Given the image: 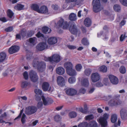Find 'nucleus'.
<instances>
[{"label": "nucleus", "instance_id": "obj_1", "mask_svg": "<svg viewBox=\"0 0 127 127\" xmlns=\"http://www.w3.org/2000/svg\"><path fill=\"white\" fill-rule=\"evenodd\" d=\"M55 26L57 28H59L63 27V28L64 29H68L69 26V29L70 32L74 34H76L78 30L76 26L72 22L64 21V19L62 18H60V19L57 23H55Z\"/></svg>", "mask_w": 127, "mask_h": 127}, {"label": "nucleus", "instance_id": "obj_2", "mask_svg": "<svg viewBox=\"0 0 127 127\" xmlns=\"http://www.w3.org/2000/svg\"><path fill=\"white\" fill-rule=\"evenodd\" d=\"M64 66L68 75L71 76H75L76 75V72L75 70L73 69V65L70 62L65 63Z\"/></svg>", "mask_w": 127, "mask_h": 127}, {"label": "nucleus", "instance_id": "obj_3", "mask_svg": "<svg viewBox=\"0 0 127 127\" xmlns=\"http://www.w3.org/2000/svg\"><path fill=\"white\" fill-rule=\"evenodd\" d=\"M32 64L34 67H37L38 70L41 72L44 71L46 68V64L44 62H39L36 59L33 60Z\"/></svg>", "mask_w": 127, "mask_h": 127}, {"label": "nucleus", "instance_id": "obj_4", "mask_svg": "<svg viewBox=\"0 0 127 127\" xmlns=\"http://www.w3.org/2000/svg\"><path fill=\"white\" fill-rule=\"evenodd\" d=\"M44 60L46 62H49L50 63L55 62L58 63L61 60L60 56L58 54H54L52 56L49 57H45Z\"/></svg>", "mask_w": 127, "mask_h": 127}, {"label": "nucleus", "instance_id": "obj_5", "mask_svg": "<svg viewBox=\"0 0 127 127\" xmlns=\"http://www.w3.org/2000/svg\"><path fill=\"white\" fill-rule=\"evenodd\" d=\"M92 4L93 10L95 13L99 12L103 8L101 4L100 0H93Z\"/></svg>", "mask_w": 127, "mask_h": 127}, {"label": "nucleus", "instance_id": "obj_6", "mask_svg": "<svg viewBox=\"0 0 127 127\" xmlns=\"http://www.w3.org/2000/svg\"><path fill=\"white\" fill-rule=\"evenodd\" d=\"M37 110L36 107L33 105L29 106L26 108L25 113L27 115H31L35 113Z\"/></svg>", "mask_w": 127, "mask_h": 127}, {"label": "nucleus", "instance_id": "obj_7", "mask_svg": "<svg viewBox=\"0 0 127 127\" xmlns=\"http://www.w3.org/2000/svg\"><path fill=\"white\" fill-rule=\"evenodd\" d=\"M108 116L107 114H105L103 117H100L99 119V122L102 127H105L107 125V120L108 118Z\"/></svg>", "mask_w": 127, "mask_h": 127}, {"label": "nucleus", "instance_id": "obj_8", "mask_svg": "<svg viewBox=\"0 0 127 127\" xmlns=\"http://www.w3.org/2000/svg\"><path fill=\"white\" fill-rule=\"evenodd\" d=\"M30 78L32 81L35 82L38 80V76L36 73L33 70L31 71L29 73Z\"/></svg>", "mask_w": 127, "mask_h": 127}, {"label": "nucleus", "instance_id": "obj_9", "mask_svg": "<svg viewBox=\"0 0 127 127\" xmlns=\"http://www.w3.org/2000/svg\"><path fill=\"white\" fill-rule=\"evenodd\" d=\"M42 98L43 104L45 105H50L53 102V100L51 98L47 97L45 98L44 96H42Z\"/></svg>", "mask_w": 127, "mask_h": 127}, {"label": "nucleus", "instance_id": "obj_10", "mask_svg": "<svg viewBox=\"0 0 127 127\" xmlns=\"http://www.w3.org/2000/svg\"><path fill=\"white\" fill-rule=\"evenodd\" d=\"M47 47L46 43L42 42L39 43L37 45L36 48L39 51H42L44 50Z\"/></svg>", "mask_w": 127, "mask_h": 127}, {"label": "nucleus", "instance_id": "obj_11", "mask_svg": "<svg viewBox=\"0 0 127 127\" xmlns=\"http://www.w3.org/2000/svg\"><path fill=\"white\" fill-rule=\"evenodd\" d=\"M100 75L97 72L92 73L91 76V80L93 82L98 81L100 79Z\"/></svg>", "mask_w": 127, "mask_h": 127}, {"label": "nucleus", "instance_id": "obj_12", "mask_svg": "<svg viewBox=\"0 0 127 127\" xmlns=\"http://www.w3.org/2000/svg\"><path fill=\"white\" fill-rule=\"evenodd\" d=\"M20 47L17 45L12 46L9 49L8 52L10 54H12L17 52L19 50Z\"/></svg>", "mask_w": 127, "mask_h": 127}, {"label": "nucleus", "instance_id": "obj_13", "mask_svg": "<svg viewBox=\"0 0 127 127\" xmlns=\"http://www.w3.org/2000/svg\"><path fill=\"white\" fill-rule=\"evenodd\" d=\"M108 77L112 84L116 85L118 83V79L116 76L112 75H110L108 76Z\"/></svg>", "mask_w": 127, "mask_h": 127}, {"label": "nucleus", "instance_id": "obj_14", "mask_svg": "<svg viewBox=\"0 0 127 127\" xmlns=\"http://www.w3.org/2000/svg\"><path fill=\"white\" fill-rule=\"evenodd\" d=\"M57 82L58 84L60 86L63 87L65 85L64 79L62 76H59L57 77Z\"/></svg>", "mask_w": 127, "mask_h": 127}, {"label": "nucleus", "instance_id": "obj_15", "mask_svg": "<svg viewBox=\"0 0 127 127\" xmlns=\"http://www.w3.org/2000/svg\"><path fill=\"white\" fill-rule=\"evenodd\" d=\"M121 103V101L119 99H111L110 101L108 103L111 106H115L120 105Z\"/></svg>", "mask_w": 127, "mask_h": 127}, {"label": "nucleus", "instance_id": "obj_16", "mask_svg": "<svg viewBox=\"0 0 127 127\" xmlns=\"http://www.w3.org/2000/svg\"><path fill=\"white\" fill-rule=\"evenodd\" d=\"M77 92L76 90L73 88H69L65 91V93L67 95L71 96L75 95Z\"/></svg>", "mask_w": 127, "mask_h": 127}, {"label": "nucleus", "instance_id": "obj_17", "mask_svg": "<svg viewBox=\"0 0 127 127\" xmlns=\"http://www.w3.org/2000/svg\"><path fill=\"white\" fill-rule=\"evenodd\" d=\"M42 90L44 91H46L48 89L49 91L50 90L51 87H50V85L48 82H43L42 84Z\"/></svg>", "mask_w": 127, "mask_h": 127}, {"label": "nucleus", "instance_id": "obj_18", "mask_svg": "<svg viewBox=\"0 0 127 127\" xmlns=\"http://www.w3.org/2000/svg\"><path fill=\"white\" fill-rule=\"evenodd\" d=\"M57 39L55 37H51L48 38L47 40L48 43L49 45H54L57 42Z\"/></svg>", "mask_w": 127, "mask_h": 127}, {"label": "nucleus", "instance_id": "obj_19", "mask_svg": "<svg viewBox=\"0 0 127 127\" xmlns=\"http://www.w3.org/2000/svg\"><path fill=\"white\" fill-rule=\"evenodd\" d=\"M37 39L36 38L34 37L27 39V41L32 46H34L36 44Z\"/></svg>", "mask_w": 127, "mask_h": 127}, {"label": "nucleus", "instance_id": "obj_20", "mask_svg": "<svg viewBox=\"0 0 127 127\" xmlns=\"http://www.w3.org/2000/svg\"><path fill=\"white\" fill-rule=\"evenodd\" d=\"M38 13L42 14H47L48 12V9L46 6L43 5L39 9Z\"/></svg>", "mask_w": 127, "mask_h": 127}, {"label": "nucleus", "instance_id": "obj_21", "mask_svg": "<svg viewBox=\"0 0 127 127\" xmlns=\"http://www.w3.org/2000/svg\"><path fill=\"white\" fill-rule=\"evenodd\" d=\"M127 110L126 109L123 108L120 111L121 118L123 120L125 119V117L127 115Z\"/></svg>", "mask_w": 127, "mask_h": 127}, {"label": "nucleus", "instance_id": "obj_22", "mask_svg": "<svg viewBox=\"0 0 127 127\" xmlns=\"http://www.w3.org/2000/svg\"><path fill=\"white\" fill-rule=\"evenodd\" d=\"M56 71V73L60 75H63L65 72L64 69L61 67H59L57 68Z\"/></svg>", "mask_w": 127, "mask_h": 127}, {"label": "nucleus", "instance_id": "obj_23", "mask_svg": "<svg viewBox=\"0 0 127 127\" xmlns=\"http://www.w3.org/2000/svg\"><path fill=\"white\" fill-rule=\"evenodd\" d=\"M42 31L43 33L47 34L50 33L51 32V30L48 27L44 26L42 28Z\"/></svg>", "mask_w": 127, "mask_h": 127}, {"label": "nucleus", "instance_id": "obj_24", "mask_svg": "<svg viewBox=\"0 0 127 127\" xmlns=\"http://www.w3.org/2000/svg\"><path fill=\"white\" fill-rule=\"evenodd\" d=\"M82 85L85 87H88L89 85V82L88 78H85L81 81Z\"/></svg>", "mask_w": 127, "mask_h": 127}, {"label": "nucleus", "instance_id": "obj_25", "mask_svg": "<svg viewBox=\"0 0 127 127\" xmlns=\"http://www.w3.org/2000/svg\"><path fill=\"white\" fill-rule=\"evenodd\" d=\"M84 23L86 26L89 27L91 25L92 22L91 19L89 18H86L85 19Z\"/></svg>", "mask_w": 127, "mask_h": 127}, {"label": "nucleus", "instance_id": "obj_26", "mask_svg": "<svg viewBox=\"0 0 127 127\" xmlns=\"http://www.w3.org/2000/svg\"><path fill=\"white\" fill-rule=\"evenodd\" d=\"M30 85V82L24 81L22 82L21 87L22 88L26 89L27 87L29 86Z\"/></svg>", "mask_w": 127, "mask_h": 127}, {"label": "nucleus", "instance_id": "obj_27", "mask_svg": "<svg viewBox=\"0 0 127 127\" xmlns=\"http://www.w3.org/2000/svg\"><path fill=\"white\" fill-rule=\"evenodd\" d=\"M24 5L21 4H17V5L15 6L14 7V9L19 11L23 9Z\"/></svg>", "mask_w": 127, "mask_h": 127}, {"label": "nucleus", "instance_id": "obj_28", "mask_svg": "<svg viewBox=\"0 0 127 127\" xmlns=\"http://www.w3.org/2000/svg\"><path fill=\"white\" fill-rule=\"evenodd\" d=\"M6 53L4 52H1L0 53V62L3 61L6 58Z\"/></svg>", "mask_w": 127, "mask_h": 127}, {"label": "nucleus", "instance_id": "obj_29", "mask_svg": "<svg viewBox=\"0 0 127 127\" xmlns=\"http://www.w3.org/2000/svg\"><path fill=\"white\" fill-rule=\"evenodd\" d=\"M99 71L103 73L106 72L107 71V67L105 65H102L100 66L98 69Z\"/></svg>", "mask_w": 127, "mask_h": 127}, {"label": "nucleus", "instance_id": "obj_30", "mask_svg": "<svg viewBox=\"0 0 127 127\" xmlns=\"http://www.w3.org/2000/svg\"><path fill=\"white\" fill-rule=\"evenodd\" d=\"M70 20L75 21L77 19L76 15L73 13H72L70 15L69 17Z\"/></svg>", "mask_w": 127, "mask_h": 127}, {"label": "nucleus", "instance_id": "obj_31", "mask_svg": "<svg viewBox=\"0 0 127 127\" xmlns=\"http://www.w3.org/2000/svg\"><path fill=\"white\" fill-rule=\"evenodd\" d=\"M31 8L35 11H36L38 12L39 11V7L37 4H32L31 6Z\"/></svg>", "mask_w": 127, "mask_h": 127}, {"label": "nucleus", "instance_id": "obj_32", "mask_svg": "<svg viewBox=\"0 0 127 127\" xmlns=\"http://www.w3.org/2000/svg\"><path fill=\"white\" fill-rule=\"evenodd\" d=\"M14 15V13L10 9H8L7 10V15L9 18H12Z\"/></svg>", "mask_w": 127, "mask_h": 127}, {"label": "nucleus", "instance_id": "obj_33", "mask_svg": "<svg viewBox=\"0 0 127 127\" xmlns=\"http://www.w3.org/2000/svg\"><path fill=\"white\" fill-rule=\"evenodd\" d=\"M92 72V70L89 68L86 69L84 71V74L87 76H89L91 74Z\"/></svg>", "mask_w": 127, "mask_h": 127}, {"label": "nucleus", "instance_id": "obj_34", "mask_svg": "<svg viewBox=\"0 0 127 127\" xmlns=\"http://www.w3.org/2000/svg\"><path fill=\"white\" fill-rule=\"evenodd\" d=\"M117 117L116 115L113 114L111 116V121L112 123H115L117 121Z\"/></svg>", "mask_w": 127, "mask_h": 127}, {"label": "nucleus", "instance_id": "obj_35", "mask_svg": "<svg viewBox=\"0 0 127 127\" xmlns=\"http://www.w3.org/2000/svg\"><path fill=\"white\" fill-rule=\"evenodd\" d=\"M77 116V113L75 112L72 111L70 112L69 113V116L71 118H75Z\"/></svg>", "mask_w": 127, "mask_h": 127}, {"label": "nucleus", "instance_id": "obj_36", "mask_svg": "<svg viewBox=\"0 0 127 127\" xmlns=\"http://www.w3.org/2000/svg\"><path fill=\"white\" fill-rule=\"evenodd\" d=\"M113 8L114 10L115 11L119 12L121 10V7L120 5L117 4L114 5Z\"/></svg>", "mask_w": 127, "mask_h": 127}, {"label": "nucleus", "instance_id": "obj_37", "mask_svg": "<svg viewBox=\"0 0 127 127\" xmlns=\"http://www.w3.org/2000/svg\"><path fill=\"white\" fill-rule=\"evenodd\" d=\"M82 44L84 45H89V43L87 38H84L81 40Z\"/></svg>", "mask_w": 127, "mask_h": 127}, {"label": "nucleus", "instance_id": "obj_38", "mask_svg": "<svg viewBox=\"0 0 127 127\" xmlns=\"http://www.w3.org/2000/svg\"><path fill=\"white\" fill-rule=\"evenodd\" d=\"M94 116L92 114L88 115L86 116L85 118L86 120L90 121L94 118Z\"/></svg>", "mask_w": 127, "mask_h": 127}, {"label": "nucleus", "instance_id": "obj_39", "mask_svg": "<svg viewBox=\"0 0 127 127\" xmlns=\"http://www.w3.org/2000/svg\"><path fill=\"white\" fill-rule=\"evenodd\" d=\"M89 127H98L96 122L95 121H91L90 123Z\"/></svg>", "mask_w": 127, "mask_h": 127}, {"label": "nucleus", "instance_id": "obj_40", "mask_svg": "<svg viewBox=\"0 0 127 127\" xmlns=\"http://www.w3.org/2000/svg\"><path fill=\"white\" fill-rule=\"evenodd\" d=\"M88 125L87 122H83L79 124L78 125V127H87Z\"/></svg>", "mask_w": 127, "mask_h": 127}, {"label": "nucleus", "instance_id": "obj_41", "mask_svg": "<svg viewBox=\"0 0 127 127\" xmlns=\"http://www.w3.org/2000/svg\"><path fill=\"white\" fill-rule=\"evenodd\" d=\"M54 119L55 121L58 122L61 121L62 118L60 115H57L54 116Z\"/></svg>", "mask_w": 127, "mask_h": 127}, {"label": "nucleus", "instance_id": "obj_42", "mask_svg": "<svg viewBox=\"0 0 127 127\" xmlns=\"http://www.w3.org/2000/svg\"><path fill=\"white\" fill-rule=\"evenodd\" d=\"M76 70L78 71H80L82 68V66L80 64H78L75 66Z\"/></svg>", "mask_w": 127, "mask_h": 127}, {"label": "nucleus", "instance_id": "obj_43", "mask_svg": "<svg viewBox=\"0 0 127 127\" xmlns=\"http://www.w3.org/2000/svg\"><path fill=\"white\" fill-rule=\"evenodd\" d=\"M34 33V31L33 30L28 31L27 32V35L28 37H31Z\"/></svg>", "mask_w": 127, "mask_h": 127}, {"label": "nucleus", "instance_id": "obj_44", "mask_svg": "<svg viewBox=\"0 0 127 127\" xmlns=\"http://www.w3.org/2000/svg\"><path fill=\"white\" fill-rule=\"evenodd\" d=\"M76 79L74 77H70L68 79V81L69 83H72L74 82L75 81Z\"/></svg>", "mask_w": 127, "mask_h": 127}, {"label": "nucleus", "instance_id": "obj_45", "mask_svg": "<svg viewBox=\"0 0 127 127\" xmlns=\"http://www.w3.org/2000/svg\"><path fill=\"white\" fill-rule=\"evenodd\" d=\"M120 72L121 73L124 74L126 72V69L125 68L124 66H121L119 69Z\"/></svg>", "mask_w": 127, "mask_h": 127}, {"label": "nucleus", "instance_id": "obj_46", "mask_svg": "<svg viewBox=\"0 0 127 127\" xmlns=\"http://www.w3.org/2000/svg\"><path fill=\"white\" fill-rule=\"evenodd\" d=\"M35 93L36 94L41 95L42 94V91L39 89H35L34 90Z\"/></svg>", "mask_w": 127, "mask_h": 127}, {"label": "nucleus", "instance_id": "obj_47", "mask_svg": "<svg viewBox=\"0 0 127 127\" xmlns=\"http://www.w3.org/2000/svg\"><path fill=\"white\" fill-rule=\"evenodd\" d=\"M26 117V115L24 113H23L22 117L21 119V121L23 124H24L26 121L25 118Z\"/></svg>", "mask_w": 127, "mask_h": 127}, {"label": "nucleus", "instance_id": "obj_48", "mask_svg": "<svg viewBox=\"0 0 127 127\" xmlns=\"http://www.w3.org/2000/svg\"><path fill=\"white\" fill-rule=\"evenodd\" d=\"M127 36H126L125 34H122L120 37V41L121 42L123 41Z\"/></svg>", "mask_w": 127, "mask_h": 127}, {"label": "nucleus", "instance_id": "obj_49", "mask_svg": "<svg viewBox=\"0 0 127 127\" xmlns=\"http://www.w3.org/2000/svg\"><path fill=\"white\" fill-rule=\"evenodd\" d=\"M36 36L38 38L41 37L44 38V36L42 33H41L40 31H39L36 35Z\"/></svg>", "mask_w": 127, "mask_h": 127}, {"label": "nucleus", "instance_id": "obj_50", "mask_svg": "<svg viewBox=\"0 0 127 127\" xmlns=\"http://www.w3.org/2000/svg\"><path fill=\"white\" fill-rule=\"evenodd\" d=\"M23 111H24V110L23 109H22L21 110L20 112V113L19 115L16 118H15V119H14L15 120H17L18 119H20V118H21V117L22 116V114L23 112Z\"/></svg>", "mask_w": 127, "mask_h": 127}, {"label": "nucleus", "instance_id": "obj_51", "mask_svg": "<svg viewBox=\"0 0 127 127\" xmlns=\"http://www.w3.org/2000/svg\"><path fill=\"white\" fill-rule=\"evenodd\" d=\"M112 97L111 95H109L107 96H104L103 97V98L105 100L108 101L111 99Z\"/></svg>", "mask_w": 127, "mask_h": 127}, {"label": "nucleus", "instance_id": "obj_52", "mask_svg": "<svg viewBox=\"0 0 127 127\" xmlns=\"http://www.w3.org/2000/svg\"><path fill=\"white\" fill-rule=\"evenodd\" d=\"M120 2L123 5L127 6V0H119Z\"/></svg>", "mask_w": 127, "mask_h": 127}, {"label": "nucleus", "instance_id": "obj_53", "mask_svg": "<svg viewBox=\"0 0 127 127\" xmlns=\"http://www.w3.org/2000/svg\"><path fill=\"white\" fill-rule=\"evenodd\" d=\"M23 76L25 80H27L28 78L29 75L27 71H25L23 73Z\"/></svg>", "mask_w": 127, "mask_h": 127}, {"label": "nucleus", "instance_id": "obj_54", "mask_svg": "<svg viewBox=\"0 0 127 127\" xmlns=\"http://www.w3.org/2000/svg\"><path fill=\"white\" fill-rule=\"evenodd\" d=\"M13 30V27H9L5 29V30L6 32H9L12 31Z\"/></svg>", "mask_w": 127, "mask_h": 127}, {"label": "nucleus", "instance_id": "obj_55", "mask_svg": "<svg viewBox=\"0 0 127 127\" xmlns=\"http://www.w3.org/2000/svg\"><path fill=\"white\" fill-rule=\"evenodd\" d=\"M67 46L69 49L70 50L74 49L76 48V47L75 46L72 45H67Z\"/></svg>", "mask_w": 127, "mask_h": 127}, {"label": "nucleus", "instance_id": "obj_56", "mask_svg": "<svg viewBox=\"0 0 127 127\" xmlns=\"http://www.w3.org/2000/svg\"><path fill=\"white\" fill-rule=\"evenodd\" d=\"M79 110L82 113L85 114H86L87 112L86 110H85L82 107L79 108Z\"/></svg>", "mask_w": 127, "mask_h": 127}, {"label": "nucleus", "instance_id": "obj_57", "mask_svg": "<svg viewBox=\"0 0 127 127\" xmlns=\"http://www.w3.org/2000/svg\"><path fill=\"white\" fill-rule=\"evenodd\" d=\"M95 86L97 87H100L103 86V85L100 82H98L95 84Z\"/></svg>", "mask_w": 127, "mask_h": 127}, {"label": "nucleus", "instance_id": "obj_58", "mask_svg": "<svg viewBox=\"0 0 127 127\" xmlns=\"http://www.w3.org/2000/svg\"><path fill=\"white\" fill-rule=\"evenodd\" d=\"M32 54H27V55L26 59L29 60H30L32 58Z\"/></svg>", "mask_w": 127, "mask_h": 127}, {"label": "nucleus", "instance_id": "obj_59", "mask_svg": "<svg viewBox=\"0 0 127 127\" xmlns=\"http://www.w3.org/2000/svg\"><path fill=\"white\" fill-rule=\"evenodd\" d=\"M77 0H65V2L67 3H75Z\"/></svg>", "mask_w": 127, "mask_h": 127}, {"label": "nucleus", "instance_id": "obj_60", "mask_svg": "<svg viewBox=\"0 0 127 127\" xmlns=\"http://www.w3.org/2000/svg\"><path fill=\"white\" fill-rule=\"evenodd\" d=\"M51 7L52 8L55 10H57L58 8V7L57 5L56 4H53L52 5Z\"/></svg>", "mask_w": 127, "mask_h": 127}, {"label": "nucleus", "instance_id": "obj_61", "mask_svg": "<svg viewBox=\"0 0 127 127\" xmlns=\"http://www.w3.org/2000/svg\"><path fill=\"white\" fill-rule=\"evenodd\" d=\"M86 90L84 88H81L79 90V92L80 93H82L83 94H84L86 92Z\"/></svg>", "mask_w": 127, "mask_h": 127}, {"label": "nucleus", "instance_id": "obj_62", "mask_svg": "<svg viewBox=\"0 0 127 127\" xmlns=\"http://www.w3.org/2000/svg\"><path fill=\"white\" fill-rule=\"evenodd\" d=\"M7 116V115L6 113L4 112L3 114H1V115L0 116V119H2L4 118H5Z\"/></svg>", "mask_w": 127, "mask_h": 127}, {"label": "nucleus", "instance_id": "obj_63", "mask_svg": "<svg viewBox=\"0 0 127 127\" xmlns=\"http://www.w3.org/2000/svg\"><path fill=\"white\" fill-rule=\"evenodd\" d=\"M0 21L4 23L5 22L7 21L6 18L4 17L0 18Z\"/></svg>", "mask_w": 127, "mask_h": 127}, {"label": "nucleus", "instance_id": "obj_64", "mask_svg": "<svg viewBox=\"0 0 127 127\" xmlns=\"http://www.w3.org/2000/svg\"><path fill=\"white\" fill-rule=\"evenodd\" d=\"M43 105V103L41 102H39L37 104V106L38 108L41 107Z\"/></svg>", "mask_w": 127, "mask_h": 127}]
</instances>
